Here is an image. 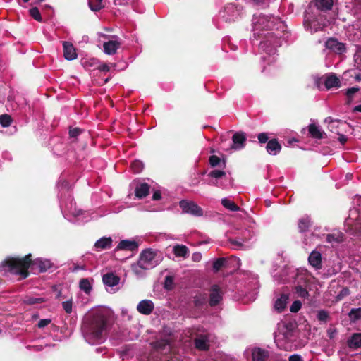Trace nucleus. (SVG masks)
Returning a JSON list of instances; mask_svg holds the SVG:
<instances>
[{
    "label": "nucleus",
    "instance_id": "obj_2",
    "mask_svg": "<svg viewBox=\"0 0 361 361\" xmlns=\"http://www.w3.org/2000/svg\"><path fill=\"white\" fill-rule=\"evenodd\" d=\"M111 311L105 307H97L84 317L81 326L83 338L90 345H99L107 338Z\"/></svg>",
    "mask_w": 361,
    "mask_h": 361
},
{
    "label": "nucleus",
    "instance_id": "obj_26",
    "mask_svg": "<svg viewBox=\"0 0 361 361\" xmlns=\"http://www.w3.org/2000/svg\"><path fill=\"white\" fill-rule=\"evenodd\" d=\"M121 46V42L118 39L109 40L103 44L104 51L108 55L114 54Z\"/></svg>",
    "mask_w": 361,
    "mask_h": 361
},
{
    "label": "nucleus",
    "instance_id": "obj_53",
    "mask_svg": "<svg viewBox=\"0 0 361 361\" xmlns=\"http://www.w3.org/2000/svg\"><path fill=\"white\" fill-rule=\"evenodd\" d=\"M209 164L212 166L214 167V166H218L220 164L221 159L219 157H217L216 155H212L209 157Z\"/></svg>",
    "mask_w": 361,
    "mask_h": 361
},
{
    "label": "nucleus",
    "instance_id": "obj_57",
    "mask_svg": "<svg viewBox=\"0 0 361 361\" xmlns=\"http://www.w3.org/2000/svg\"><path fill=\"white\" fill-rule=\"evenodd\" d=\"M82 133V130L78 128H71L69 130V135L71 137H76Z\"/></svg>",
    "mask_w": 361,
    "mask_h": 361
},
{
    "label": "nucleus",
    "instance_id": "obj_9",
    "mask_svg": "<svg viewBox=\"0 0 361 361\" xmlns=\"http://www.w3.org/2000/svg\"><path fill=\"white\" fill-rule=\"evenodd\" d=\"M310 274L305 269H298L295 280L297 285L295 287V292L298 297L301 298H308L310 295L307 290L309 286V280Z\"/></svg>",
    "mask_w": 361,
    "mask_h": 361
},
{
    "label": "nucleus",
    "instance_id": "obj_30",
    "mask_svg": "<svg viewBox=\"0 0 361 361\" xmlns=\"http://www.w3.org/2000/svg\"><path fill=\"white\" fill-rule=\"evenodd\" d=\"M343 240V234L340 231H334L331 233L326 235L327 243L334 245L342 242Z\"/></svg>",
    "mask_w": 361,
    "mask_h": 361
},
{
    "label": "nucleus",
    "instance_id": "obj_52",
    "mask_svg": "<svg viewBox=\"0 0 361 361\" xmlns=\"http://www.w3.org/2000/svg\"><path fill=\"white\" fill-rule=\"evenodd\" d=\"M348 295H350L349 289L348 288H343L340 291V293L337 295L336 300H341L343 298H344L345 297L348 296Z\"/></svg>",
    "mask_w": 361,
    "mask_h": 361
},
{
    "label": "nucleus",
    "instance_id": "obj_60",
    "mask_svg": "<svg viewBox=\"0 0 361 361\" xmlns=\"http://www.w3.org/2000/svg\"><path fill=\"white\" fill-rule=\"evenodd\" d=\"M336 134L338 135V141L341 142V144L344 145L347 142V137L345 135L341 134L339 132H336Z\"/></svg>",
    "mask_w": 361,
    "mask_h": 361
},
{
    "label": "nucleus",
    "instance_id": "obj_28",
    "mask_svg": "<svg viewBox=\"0 0 361 361\" xmlns=\"http://www.w3.org/2000/svg\"><path fill=\"white\" fill-rule=\"evenodd\" d=\"M266 149L270 155H276L280 152L281 146L277 140L272 139L267 142Z\"/></svg>",
    "mask_w": 361,
    "mask_h": 361
},
{
    "label": "nucleus",
    "instance_id": "obj_18",
    "mask_svg": "<svg viewBox=\"0 0 361 361\" xmlns=\"http://www.w3.org/2000/svg\"><path fill=\"white\" fill-rule=\"evenodd\" d=\"M333 0H312L309 6H312L314 9L319 11L322 13L323 11H327L331 9L333 6Z\"/></svg>",
    "mask_w": 361,
    "mask_h": 361
},
{
    "label": "nucleus",
    "instance_id": "obj_47",
    "mask_svg": "<svg viewBox=\"0 0 361 361\" xmlns=\"http://www.w3.org/2000/svg\"><path fill=\"white\" fill-rule=\"evenodd\" d=\"M12 118L11 116L8 114H3L0 116V124L2 127H8L11 125Z\"/></svg>",
    "mask_w": 361,
    "mask_h": 361
},
{
    "label": "nucleus",
    "instance_id": "obj_1",
    "mask_svg": "<svg viewBox=\"0 0 361 361\" xmlns=\"http://www.w3.org/2000/svg\"><path fill=\"white\" fill-rule=\"evenodd\" d=\"M252 27L253 37L262 38L259 44L262 51V60L267 64L275 62L278 56L276 48L289 36L286 24L279 16L259 13L253 15Z\"/></svg>",
    "mask_w": 361,
    "mask_h": 361
},
{
    "label": "nucleus",
    "instance_id": "obj_12",
    "mask_svg": "<svg viewBox=\"0 0 361 361\" xmlns=\"http://www.w3.org/2000/svg\"><path fill=\"white\" fill-rule=\"evenodd\" d=\"M246 140L247 136L245 133L241 131L236 132L232 136V145L230 146V147L227 148L225 142L223 140L221 142V147L226 150L228 149L233 150H240L245 147Z\"/></svg>",
    "mask_w": 361,
    "mask_h": 361
},
{
    "label": "nucleus",
    "instance_id": "obj_17",
    "mask_svg": "<svg viewBox=\"0 0 361 361\" xmlns=\"http://www.w3.org/2000/svg\"><path fill=\"white\" fill-rule=\"evenodd\" d=\"M324 122L329 124V129L335 133L339 132V129L343 130L345 128L348 127V123L345 121L334 119L331 117L326 118Z\"/></svg>",
    "mask_w": 361,
    "mask_h": 361
},
{
    "label": "nucleus",
    "instance_id": "obj_49",
    "mask_svg": "<svg viewBox=\"0 0 361 361\" xmlns=\"http://www.w3.org/2000/svg\"><path fill=\"white\" fill-rule=\"evenodd\" d=\"M207 302V297L205 295H198L194 298V303L196 307H200L204 305Z\"/></svg>",
    "mask_w": 361,
    "mask_h": 361
},
{
    "label": "nucleus",
    "instance_id": "obj_40",
    "mask_svg": "<svg viewBox=\"0 0 361 361\" xmlns=\"http://www.w3.org/2000/svg\"><path fill=\"white\" fill-rule=\"evenodd\" d=\"M154 348L157 350L169 351L171 350L170 343L168 340H159L154 343Z\"/></svg>",
    "mask_w": 361,
    "mask_h": 361
},
{
    "label": "nucleus",
    "instance_id": "obj_42",
    "mask_svg": "<svg viewBox=\"0 0 361 361\" xmlns=\"http://www.w3.org/2000/svg\"><path fill=\"white\" fill-rule=\"evenodd\" d=\"M62 307L66 313L70 314L73 312V298H71L61 303Z\"/></svg>",
    "mask_w": 361,
    "mask_h": 361
},
{
    "label": "nucleus",
    "instance_id": "obj_34",
    "mask_svg": "<svg viewBox=\"0 0 361 361\" xmlns=\"http://www.w3.org/2000/svg\"><path fill=\"white\" fill-rule=\"evenodd\" d=\"M95 65V68L99 70L100 71L103 72H108L110 71L111 67H115V63H100L97 61L96 59H91L90 66Z\"/></svg>",
    "mask_w": 361,
    "mask_h": 361
},
{
    "label": "nucleus",
    "instance_id": "obj_19",
    "mask_svg": "<svg viewBox=\"0 0 361 361\" xmlns=\"http://www.w3.org/2000/svg\"><path fill=\"white\" fill-rule=\"evenodd\" d=\"M326 47L338 54L345 51V46L334 38H330L326 42Z\"/></svg>",
    "mask_w": 361,
    "mask_h": 361
},
{
    "label": "nucleus",
    "instance_id": "obj_23",
    "mask_svg": "<svg viewBox=\"0 0 361 361\" xmlns=\"http://www.w3.org/2000/svg\"><path fill=\"white\" fill-rule=\"evenodd\" d=\"M113 240L111 237H102L97 240L94 243V250L101 251L103 250L110 249L112 247Z\"/></svg>",
    "mask_w": 361,
    "mask_h": 361
},
{
    "label": "nucleus",
    "instance_id": "obj_21",
    "mask_svg": "<svg viewBox=\"0 0 361 361\" xmlns=\"http://www.w3.org/2000/svg\"><path fill=\"white\" fill-rule=\"evenodd\" d=\"M138 248V243L134 240H123L116 246L115 251L128 250L135 251Z\"/></svg>",
    "mask_w": 361,
    "mask_h": 361
},
{
    "label": "nucleus",
    "instance_id": "obj_39",
    "mask_svg": "<svg viewBox=\"0 0 361 361\" xmlns=\"http://www.w3.org/2000/svg\"><path fill=\"white\" fill-rule=\"evenodd\" d=\"M24 303L29 305H33L36 304H41L45 302V299L42 297H37V296H32V295H27L23 299Z\"/></svg>",
    "mask_w": 361,
    "mask_h": 361
},
{
    "label": "nucleus",
    "instance_id": "obj_41",
    "mask_svg": "<svg viewBox=\"0 0 361 361\" xmlns=\"http://www.w3.org/2000/svg\"><path fill=\"white\" fill-rule=\"evenodd\" d=\"M103 0H88L90 8L93 11H99L104 7Z\"/></svg>",
    "mask_w": 361,
    "mask_h": 361
},
{
    "label": "nucleus",
    "instance_id": "obj_44",
    "mask_svg": "<svg viewBox=\"0 0 361 361\" xmlns=\"http://www.w3.org/2000/svg\"><path fill=\"white\" fill-rule=\"evenodd\" d=\"M358 87H352L345 90V94L348 97V103H350L354 95L359 91Z\"/></svg>",
    "mask_w": 361,
    "mask_h": 361
},
{
    "label": "nucleus",
    "instance_id": "obj_27",
    "mask_svg": "<svg viewBox=\"0 0 361 361\" xmlns=\"http://www.w3.org/2000/svg\"><path fill=\"white\" fill-rule=\"evenodd\" d=\"M93 279L91 278H83L79 281V288L86 295H90L92 291Z\"/></svg>",
    "mask_w": 361,
    "mask_h": 361
},
{
    "label": "nucleus",
    "instance_id": "obj_36",
    "mask_svg": "<svg viewBox=\"0 0 361 361\" xmlns=\"http://www.w3.org/2000/svg\"><path fill=\"white\" fill-rule=\"evenodd\" d=\"M173 251L176 257L185 258L188 255V248L183 245H175Z\"/></svg>",
    "mask_w": 361,
    "mask_h": 361
},
{
    "label": "nucleus",
    "instance_id": "obj_25",
    "mask_svg": "<svg viewBox=\"0 0 361 361\" xmlns=\"http://www.w3.org/2000/svg\"><path fill=\"white\" fill-rule=\"evenodd\" d=\"M324 85L327 90L341 87L339 78L334 73L328 74L324 78Z\"/></svg>",
    "mask_w": 361,
    "mask_h": 361
},
{
    "label": "nucleus",
    "instance_id": "obj_61",
    "mask_svg": "<svg viewBox=\"0 0 361 361\" xmlns=\"http://www.w3.org/2000/svg\"><path fill=\"white\" fill-rule=\"evenodd\" d=\"M288 361H302V358L300 355L294 354L289 357Z\"/></svg>",
    "mask_w": 361,
    "mask_h": 361
},
{
    "label": "nucleus",
    "instance_id": "obj_58",
    "mask_svg": "<svg viewBox=\"0 0 361 361\" xmlns=\"http://www.w3.org/2000/svg\"><path fill=\"white\" fill-rule=\"evenodd\" d=\"M202 259V254L199 252H194L192 255V259L193 262H200Z\"/></svg>",
    "mask_w": 361,
    "mask_h": 361
},
{
    "label": "nucleus",
    "instance_id": "obj_11",
    "mask_svg": "<svg viewBox=\"0 0 361 361\" xmlns=\"http://www.w3.org/2000/svg\"><path fill=\"white\" fill-rule=\"evenodd\" d=\"M243 8L235 4H228L224 11L220 12V16L226 22H233L240 17Z\"/></svg>",
    "mask_w": 361,
    "mask_h": 361
},
{
    "label": "nucleus",
    "instance_id": "obj_59",
    "mask_svg": "<svg viewBox=\"0 0 361 361\" xmlns=\"http://www.w3.org/2000/svg\"><path fill=\"white\" fill-rule=\"evenodd\" d=\"M252 1L257 6H264L268 4L269 0H252Z\"/></svg>",
    "mask_w": 361,
    "mask_h": 361
},
{
    "label": "nucleus",
    "instance_id": "obj_50",
    "mask_svg": "<svg viewBox=\"0 0 361 361\" xmlns=\"http://www.w3.org/2000/svg\"><path fill=\"white\" fill-rule=\"evenodd\" d=\"M329 317V312L326 310H319L317 314V318L319 322H326Z\"/></svg>",
    "mask_w": 361,
    "mask_h": 361
},
{
    "label": "nucleus",
    "instance_id": "obj_32",
    "mask_svg": "<svg viewBox=\"0 0 361 361\" xmlns=\"http://www.w3.org/2000/svg\"><path fill=\"white\" fill-rule=\"evenodd\" d=\"M149 185L147 183H140L137 185L135 188V196L139 199H142L143 197H145L149 194Z\"/></svg>",
    "mask_w": 361,
    "mask_h": 361
},
{
    "label": "nucleus",
    "instance_id": "obj_43",
    "mask_svg": "<svg viewBox=\"0 0 361 361\" xmlns=\"http://www.w3.org/2000/svg\"><path fill=\"white\" fill-rule=\"evenodd\" d=\"M130 168L134 173H139L142 171L144 164L140 160H135L131 163Z\"/></svg>",
    "mask_w": 361,
    "mask_h": 361
},
{
    "label": "nucleus",
    "instance_id": "obj_4",
    "mask_svg": "<svg viewBox=\"0 0 361 361\" xmlns=\"http://www.w3.org/2000/svg\"><path fill=\"white\" fill-rule=\"evenodd\" d=\"M297 328L292 322L279 324L274 340L277 347L286 351H291L297 346Z\"/></svg>",
    "mask_w": 361,
    "mask_h": 361
},
{
    "label": "nucleus",
    "instance_id": "obj_29",
    "mask_svg": "<svg viewBox=\"0 0 361 361\" xmlns=\"http://www.w3.org/2000/svg\"><path fill=\"white\" fill-rule=\"evenodd\" d=\"M195 346L200 350H206L209 348V338L207 335H200L195 339Z\"/></svg>",
    "mask_w": 361,
    "mask_h": 361
},
{
    "label": "nucleus",
    "instance_id": "obj_3",
    "mask_svg": "<svg viewBox=\"0 0 361 361\" xmlns=\"http://www.w3.org/2000/svg\"><path fill=\"white\" fill-rule=\"evenodd\" d=\"M31 255H27L23 258L8 257L0 264V272L3 275L11 274L18 275L21 279H25L28 276V268L33 270L37 269L39 272H44L51 267L49 259L37 258L31 261Z\"/></svg>",
    "mask_w": 361,
    "mask_h": 361
},
{
    "label": "nucleus",
    "instance_id": "obj_55",
    "mask_svg": "<svg viewBox=\"0 0 361 361\" xmlns=\"http://www.w3.org/2000/svg\"><path fill=\"white\" fill-rule=\"evenodd\" d=\"M346 7H348V8H350V7H353L361 3V0H342Z\"/></svg>",
    "mask_w": 361,
    "mask_h": 361
},
{
    "label": "nucleus",
    "instance_id": "obj_24",
    "mask_svg": "<svg viewBox=\"0 0 361 361\" xmlns=\"http://www.w3.org/2000/svg\"><path fill=\"white\" fill-rule=\"evenodd\" d=\"M63 55L66 59L72 61L77 58V53L73 44L69 42H63Z\"/></svg>",
    "mask_w": 361,
    "mask_h": 361
},
{
    "label": "nucleus",
    "instance_id": "obj_54",
    "mask_svg": "<svg viewBox=\"0 0 361 361\" xmlns=\"http://www.w3.org/2000/svg\"><path fill=\"white\" fill-rule=\"evenodd\" d=\"M258 140L260 143H266L268 142L269 140V135L267 133H261L257 135Z\"/></svg>",
    "mask_w": 361,
    "mask_h": 361
},
{
    "label": "nucleus",
    "instance_id": "obj_10",
    "mask_svg": "<svg viewBox=\"0 0 361 361\" xmlns=\"http://www.w3.org/2000/svg\"><path fill=\"white\" fill-rule=\"evenodd\" d=\"M208 176L211 178L209 182V185L225 189L233 184L231 178L226 176L225 171L222 170H212Z\"/></svg>",
    "mask_w": 361,
    "mask_h": 361
},
{
    "label": "nucleus",
    "instance_id": "obj_16",
    "mask_svg": "<svg viewBox=\"0 0 361 361\" xmlns=\"http://www.w3.org/2000/svg\"><path fill=\"white\" fill-rule=\"evenodd\" d=\"M308 264L315 271H319L322 268V256L319 251L312 250L308 257Z\"/></svg>",
    "mask_w": 361,
    "mask_h": 361
},
{
    "label": "nucleus",
    "instance_id": "obj_8",
    "mask_svg": "<svg viewBox=\"0 0 361 361\" xmlns=\"http://www.w3.org/2000/svg\"><path fill=\"white\" fill-rule=\"evenodd\" d=\"M60 206L63 216L71 221L74 220L71 216L76 218L75 221L86 222L88 221L87 213L78 209L70 193L64 195V197H59Z\"/></svg>",
    "mask_w": 361,
    "mask_h": 361
},
{
    "label": "nucleus",
    "instance_id": "obj_14",
    "mask_svg": "<svg viewBox=\"0 0 361 361\" xmlns=\"http://www.w3.org/2000/svg\"><path fill=\"white\" fill-rule=\"evenodd\" d=\"M179 206L183 213L190 214L195 216H202L203 215L202 208L192 201L183 200L180 201Z\"/></svg>",
    "mask_w": 361,
    "mask_h": 361
},
{
    "label": "nucleus",
    "instance_id": "obj_31",
    "mask_svg": "<svg viewBox=\"0 0 361 361\" xmlns=\"http://www.w3.org/2000/svg\"><path fill=\"white\" fill-rule=\"evenodd\" d=\"M289 297L288 294H281L274 302V308L279 312H282L286 307Z\"/></svg>",
    "mask_w": 361,
    "mask_h": 361
},
{
    "label": "nucleus",
    "instance_id": "obj_45",
    "mask_svg": "<svg viewBox=\"0 0 361 361\" xmlns=\"http://www.w3.org/2000/svg\"><path fill=\"white\" fill-rule=\"evenodd\" d=\"M226 259L225 258H218L215 259L213 262V269L215 272L219 271L225 264Z\"/></svg>",
    "mask_w": 361,
    "mask_h": 361
},
{
    "label": "nucleus",
    "instance_id": "obj_46",
    "mask_svg": "<svg viewBox=\"0 0 361 361\" xmlns=\"http://www.w3.org/2000/svg\"><path fill=\"white\" fill-rule=\"evenodd\" d=\"M351 320L356 321L361 318V308H353L349 312Z\"/></svg>",
    "mask_w": 361,
    "mask_h": 361
},
{
    "label": "nucleus",
    "instance_id": "obj_37",
    "mask_svg": "<svg viewBox=\"0 0 361 361\" xmlns=\"http://www.w3.org/2000/svg\"><path fill=\"white\" fill-rule=\"evenodd\" d=\"M222 205L229 211L237 212L240 210V207L230 198L224 197L221 200Z\"/></svg>",
    "mask_w": 361,
    "mask_h": 361
},
{
    "label": "nucleus",
    "instance_id": "obj_15",
    "mask_svg": "<svg viewBox=\"0 0 361 361\" xmlns=\"http://www.w3.org/2000/svg\"><path fill=\"white\" fill-rule=\"evenodd\" d=\"M224 291L217 284L212 285L209 289V304L214 307L220 303L223 299Z\"/></svg>",
    "mask_w": 361,
    "mask_h": 361
},
{
    "label": "nucleus",
    "instance_id": "obj_22",
    "mask_svg": "<svg viewBox=\"0 0 361 361\" xmlns=\"http://www.w3.org/2000/svg\"><path fill=\"white\" fill-rule=\"evenodd\" d=\"M269 355V351L264 348H255L252 349V361H266Z\"/></svg>",
    "mask_w": 361,
    "mask_h": 361
},
{
    "label": "nucleus",
    "instance_id": "obj_56",
    "mask_svg": "<svg viewBox=\"0 0 361 361\" xmlns=\"http://www.w3.org/2000/svg\"><path fill=\"white\" fill-rule=\"evenodd\" d=\"M51 322V319H42L39 321L37 326L38 328L42 329L49 325Z\"/></svg>",
    "mask_w": 361,
    "mask_h": 361
},
{
    "label": "nucleus",
    "instance_id": "obj_63",
    "mask_svg": "<svg viewBox=\"0 0 361 361\" xmlns=\"http://www.w3.org/2000/svg\"><path fill=\"white\" fill-rule=\"evenodd\" d=\"M68 185V183L65 180L63 181V183H61V181H59L58 183H57V187L59 188L60 187L61 188V190H65L66 188Z\"/></svg>",
    "mask_w": 361,
    "mask_h": 361
},
{
    "label": "nucleus",
    "instance_id": "obj_5",
    "mask_svg": "<svg viewBox=\"0 0 361 361\" xmlns=\"http://www.w3.org/2000/svg\"><path fill=\"white\" fill-rule=\"evenodd\" d=\"M162 260L161 255L151 248L141 252L138 261L131 265L133 273L139 277L145 274V271L149 270L157 266Z\"/></svg>",
    "mask_w": 361,
    "mask_h": 361
},
{
    "label": "nucleus",
    "instance_id": "obj_33",
    "mask_svg": "<svg viewBox=\"0 0 361 361\" xmlns=\"http://www.w3.org/2000/svg\"><path fill=\"white\" fill-rule=\"evenodd\" d=\"M308 131L311 137L315 139H322L325 134L322 131L319 126L314 123H312L308 126Z\"/></svg>",
    "mask_w": 361,
    "mask_h": 361
},
{
    "label": "nucleus",
    "instance_id": "obj_64",
    "mask_svg": "<svg viewBox=\"0 0 361 361\" xmlns=\"http://www.w3.org/2000/svg\"><path fill=\"white\" fill-rule=\"evenodd\" d=\"M161 198V194L159 191H155L152 195V199L154 200H159Z\"/></svg>",
    "mask_w": 361,
    "mask_h": 361
},
{
    "label": "nucleus",
    "instance_id": "obj_48",
    "mask_svg": "<svg viewBox=\"0 0 361 361\" xmlns=\"http://www.w3.org/2000/svg\"><path fill=\"white\" fill-rule=\"evenodd\" d=\"M30 15L37 21L42 22V18L41 16L40 12L37 7H33L29 11Z\"/></svg>",
    "mask_w": 361,
    "mask_h": 361
},
{
    "label": "nucleus",
    "instance_id": "obj_6",
    "mask_svg": "<svg viewBox=\"0 0 361 361\" xmlns=\"http://www.w3.org/2000/svg\"><path fill=\"white\" fill-rule=\"evenodd\" d=\"M353 202L356 207L349 211L344 222L345 230L350 235L361 238V196H356Z\"/></svg>",
    "mask_w": 361,
    "mask_h": 361
},
{
    "label": "nucleus",
    "instance_id": "obj_20",
    "mask_svg": "<svg viewBox=\"0 0 361 361\" xmlns=\"http://www.w3.org/2000/svg\"><path fill=\"white\" fill-rule=\"evenodd\" d=\"M154 309V305L150 300H142L137 305V310L144 315H149Z\"/></svg>",
    "mask_w": 361,
    "mask_h": 361
},
{
    "label": "nucleus",
    "instance_id": "obj_13",
    "mask_svg": "<svg viewBox=\"0 0 361 361\" xmlns=\"http://www.w3.org/2000/svg\"><path fill=\"white\" fill-rule=\"evenodd\" d=\"M121 279L114 273H107L103 275L102 281L106 287V290L114 293L118 290V284Z\"/></svg>",
    "mask_w": 361,
    "mask_h": 361
},
{
    "label": "nucleus",
    "instance_id": "obj_35",
    "mask_svg": "<svg viewBox=\"0 0 361 361\" xmlns=\"http://www.w3.org/2000/svg\"><path fill=\"white\" fill-rule=\"evenodd\" d=\"M348 345L350 348L361 347V333L353 334L348 340Z\"/></svg>",
    "mask_w": 361,
    "mask_h": 361
},
{
    "label": "nucleus",
    "instance_id": "obj_62",
    "mask_svg": "<svg viewBox=\"0 0 361 361\" xmlns=\"http://www.w3.org/2000/svg\"><path fill=\"white\" fill-rule=\"evenodd\" d=\"M327 334H328V336L330 338H333L335 336V335L336 334V329H330L327 331Z\"/></svg>",
    "mask_w": 361,
    "mask_h": 361
},
{
    "label": "nucleus",
    "instance_id": "obj_51",
    "mask_svg": "<svg viewBox=\"0 0 361 361\" xmlns=\"http://www.w3.org/2000/svg\"><path fill=\"white\" fill-rule=\"evenodd\" d=\"M302 307V303L300 300H295L290 306V310L291 312H298Z\"/></svg>",
    "mask_w": 361,
    "mask_h": 361
},
{
    "label": "nucleus",
    "instance_id": "obj_7",
    "mask_svg": "<svg viewBox=\"0 0 361 361\" xmlns=\"http://www.w3.org/2000/svg\"><path fill=\"white\" fill-rule=\"evenodd\" d=\"M326 16L319 13L312 6H308L304 14L303 25L305 30L311 34L323 30L326 26Z\"/></svg>",
    "mask_w": 361,
    "mask_h": 361
},
{
    "label": "nucleus",
    "instance_id": "obj_38",
    "mask_svg": "<svg viewBox=\"0 0 361 361\" xmlns=\"http://www.w3.org/2000/svg\"><path fill=\"white\" fill-rule=\"evenodd\" d=\"M311 226V219L308 216H304L299 219L298 228L300 232H305L307 231L309 227Z\"/></svg>",
    "mask_w": 361,
    "mask_h": 361
}]
</instances>
